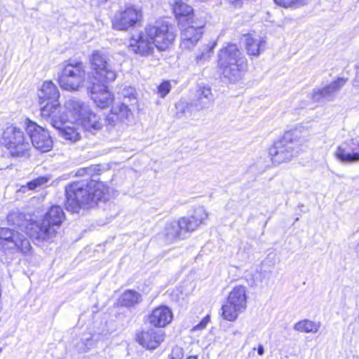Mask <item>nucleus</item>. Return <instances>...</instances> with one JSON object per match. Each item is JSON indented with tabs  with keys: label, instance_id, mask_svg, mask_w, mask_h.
Masks as SVG:
<instances>
[{
	"label": "nucleus",
	"instance_id": "f257e3e1",
	"mask_svg": "<svg viewBox=\"0 0 359 359\" xmlns=\"http://www.w3.org/2000/svg\"><path fill=\"white\" fill-rule=\"evenodd\" d=\"M65 193L67 210L72 212L92 208L99 201H107L110 195L105 183L89 179L68 184Z\"/></svg>",
	"mask_w": 359,
	"mask_h": 359
},
{
	"label": "nucleus",
	"instance_id": "f03ea898",
	"mask_svg": "<svg viewBox=\"0 0 359 359\" xmlns=\"http://www.w3.org/2000/svg\"><path fill=\"white\" fill-rule=\"evenodd\" d=\"M65 218L60 206H52L40 221L32 222L27 226L29 236L38 241L53 240Z\"/></svg>",
	"mask_w": 359,
	"mask_h": 359
},
{
	"label": "nucleus",
	"instance_id": "7ed1b4c3",
	"mask_svg": "<svg viewBox=\"0 0 359 359\" xmlns=\"http://www.w3.org/2000/svg\"><path fill=\"white\" fill-rule=\"evenodd\" d=\"M218 57V66L225 79L232 83L241 79L242 72L247 67V60L236 44H229L222 48Z\"/></svg>",
	"mask_w": 359,
	"mask_h": 359
},
{
	"label": "nucleus",
	"instance_id": "20e7f679",
	"mask_svg": "<svg viewBox=\"0 0 359 359\" xmlns=\"http://www.w3.org/2000/svg\"><path fill=\"white\" fill-rule=\"evenodd\" d=\"M300 129L295 128L284 133L281 139L269 148V154L274 164L279 165L290 161L298 154Z\"/></svg>",
	"mask_w": 359,
	"mask_h": 359
},
{
	"label": "nucleus",
	"instance_id": "39448f33",
	"mask_svg": "<svg viewBox=\"0 0 359 359\" xmlns=\"http://www.w3.org/2000/svg\"><path fill=\"white\" fill-rule=\"evenodd\" d=\"M86 67L83 62L69 60L60 65L57 81L60 86L68 91H76L83 85Z\"/></svg>",
	"mask_w": 359,
	"mask_h": 359
},
{
	"label": "nucleus",
	"instance_id": "423d86ee",
	"mask_svg": "<svg viewBox=\"0 0 359 359\" xmlns=\"http://www.w3.org/2000/svg\"><path fill=\"white\" fill-rule=\"evenodd\" d=\"M0 142L13 156L16 157L26 156L30 148L29 139L22 129L13 124L8 125L4 129Z\"/></svg>",
	"mask_w": 359,
	"mask_h": 359
},
{
	"label": "nucleus",
	"instance_id": "0eeeda50",
	"mask_svg": "<svg viewBox=\"0 0 359 359\" xmlns=\"http://www.w3.org/2000/svg\"><path fill=\"white\" fill-rule=\"evenodd\" d=\"M90 76L88 82H113L117 77L116 70L110 63L109 57L103 52L95 50L90 59Z\"/></svg>",
	"mask_w": 359,
	"mask_h": 359
},
{
	"label": "nucleus",
	"instance_id": "6e6552de",
	"mask_svg": "<svg viewBox=\"0 0 359 359\" xmlns=\"http://www.w3.org/2000/svg\"><path fill=\"white\" fill-rule=\"evenodd\" d=\"M38 97L43 118L47 119L62 111V107L58 102L60 93L57 86L52 81L43 83L39 90Z\"/></svg>",
	"mask_w": 359,
	"mask_h": 359
},
{
	"label": "nucleus",
	"instance_id": "1a4fd4ad",
	"mask_svg": "<svg viewBox=\"0 0 359 359\" xmlns=\"http://www.w3.org/2000/svg\"><path fill=\"white\" fill-rule=\"evenodd\" d=\"M247 289L243 285H236L229 292L226 303L222 306L224 319L234 321L243 313L247 306Z\"/></svg>",
	"mask_w": 359,
	"mask_h": 359
},
{
	"label": "nucleus",
	"instance_id": "9d476101",
	"mask_svg": "<svg viewBox=\"0 0 359 359\" xmlns=\"http://www.w3.org/2000/svg\"><path fill=\"white\" fill-rule=\"evenodd\" d=\"M47 119L65 140L76 142L81 139L83 128L80 121H68L66 114L63 111L54 114V116Z\"/></svg>",
	"mask_w": 359,
	"mask_h": 359
},
{
	"label": "nucleus",
	"instance_id": "9b49d317",
	"mask_svg": "<svg viewBox=\"0 0 359 359\" xmlns=\"http://www.w3.org/2000/svg\"><path fill=\"white\" fill-rule=\"evenodd\" d=\"M0 248L27 254L32 247L29 240L18 231L2 227L0 228Z\"/></svg>",
	"mask_w": 359,
	"mask_h": 359
},
{
	"label": "nucleus",
	"instance_id": "f8f14e48",
	"mask_svg": "<svg viewBox=\"0 0 359 359\" xmlns=\"http://www.w3.org/2000/svg\"><path fill=\"white\" fill-rule=\"evenodd\" d=\"M157 36V26L149 25L144 32L133 35L130 39L129 48L135 53L148 55L154 50Z\"/></svg>",
	"mask_w": 359,
	"mask_h": 359
},
{
	"label": "nucleus",
	"instance_id": "ddd939ff",
	"mask_svg": "<svg viewBox=\"0 0 359 359\" xmlns=\"http://www.w3.org/2000/svg\"><path fill=\"white\" fill-rule=\"evenodd\" d=\"M133 106H130L127 102H115L106 118L108 126L111 128H114L117 131L124 130L133 118Z\"/></svg>",
	"mask_w": 359,
	"mask_h": 359
},
{
	"label": "nucleus",
	"instance_id": "4468645a",
	"mask_svg": "<svg viewBox=\"0 0 359 359\" xmlns=\"http://www.w3.org/2000/svg\"><path fill=\"white\" fill-rule=\"evenodd\" d=\"M25 125L26 132L34 147L42 152H47L53 148V142L48 130L30 120H27Z\"/></svg>",
	"mask_w": 359,
	"mask_h": 359
},
{
	"label": "nucleus",
	"instance_id": "2eb2a0df",
	"mask_svg": "<svg viewBox=\"0 0 359 359\" xmlns=\"http://www.w3.org/2000/svg\"><path fill=\"white\" fill-rule=\"evenodd\" d=\"M204 25V20H191L189 24H184L183 27H180L182 49L190 50L196 46L202 36Z\"/></svg>",
	"mask_w": 359,
	"mask_h": 359
},
{
	"label": "nucleus",
	"instance_id": "dca6fc26",
	"mask_svg": "<svg viewBox=\"0 0 359 359\" xmlns=\"http://www.w3.org/2000/svg\"><path fill=\"white\" fill-rule=\"evenodd\" d=\"M108 82L90 81L88 82L87 90L91 99L96 105L104 109L108 107L113 102L114 95L105 86Z\"/></svg>",
	"mask_w": 359,
	"mask_h": 359
},
{
	"label": "nucleus",
	"instance_id": "f3484780",
	"mask_svg": "<svg viewBox=\"0 0 359 359\" xmlns=\"http://www.w3.org/2000/svg\"><path fill=\"white\" fill-rule=\"evenodd\" d=\"M142 20V13L133 6L116 13L112 22L113 27L118 30H126Z\"/></svg>",
	"mask_w": 359,
	"mask_h": 359
},
{
	"label": "nucleus",
	"instance_id": "a211bd4d",
	"mask_svg": "<svg viewBox=\"0 0 359 359\" xmlns=\"http://www.w3.org/2000/svg\"><path fill=\"white\" fill-rule=\"evenodd\" d=\"M346 79L339 77L321 88H314L311 98L313 102H324L334 99L338 91L346 84Z\"/></svg>",
	"mask_w": 359,
	"mask_h": 359
},
{
	"label": "nucleus",
	"instance_id": "6ab92c4d",
	"mask_svg": "<svg viewBox=\"0 0 359 359\" xmlns=\"http://www.w3.org/2000/svg\"><path fill=\"white\" fill-rule=\"evenodd\" d=\"M334 156L343 163H353L359 161V141L352 139L337 147Z\"/></svg>",
	"mask_w": 359,
	"mask_h": 359
},
{
	"label": "nucleus",
	"instance_id": "aec40b11",
	"mask_svg": "<svg viewBox=\"0 0 359 359\" xmlns=\"http://www.w3.org/2000/svg\"><path fill=\"white\" fill-rule=\"evenodd\" d=\"M157 309H154L152 313L146 320V324L150 327V331L142 332L137 336L138 342L144 347L148 349H155L157 347L156 332L157 327Z\"/></svg>",
	"mask_w": 359,
	"mask_h": 359
},
{
	"label": "nucleus",
	"instance_id": "412c9836",
	"mask_svg": "<svg viewBox=\"0 0 359 359\" xmlns=\"http://www.w3.org/2000/svg\"><path fill=\"white\" fill-rule=\"evenodd\" d=\"M189 232L186 230L184 223L182 222V217L179 220L167 222L161 230V239L165 243H170L178 240L183 239L184 234Z\"/></svg>",
	"mask_w": 359,
	"mask_h": 359
},
{
	"label": "nucleus",
	"instance_id": "4be33fe9",
	"mask_svg": "<svg viewBox=\"0 0 359 359\" xmlns=\"http://www.w3.org/2000/svg\"><path fill=\"white\" fill-rule=\"evenodd\" d=\"M175 37V28L171 23L164 20L158 21V50L169 49Z\"/></svg>",
	"mask_w": 359,
	"mask_h": 359
},
{
	"label": "nucleus",
	"instance_id": "5701e85b",
	"mask_svg": "<svg viewBox=\"0 0 359 359\" xmlns=\"http://www.w3.org/2000/svg\"><path fill=\"white\" fill-rule=\"evenodd\" d=\"M172 10L178 20L180 27H183L184 24H189L191 20H198L194 18L192 7L182 1H176Z\"/></svg>",
	"mask_w": 359,
	"mask_h": 359
},
{
	"label": "nucleus",
	"instance_id": "b1692460",
	"mask_svg": "<svg viewBox=\"0 0 359 359\" xmlns=\"http://www.w3.org/2000/svg\"><path fill=\"white\" fill-rule=\"evenodd\" d=\"M266 41L264 36L249 34L245 36V50L249 55L259 56L266 48Z\"/></svg>",
	"mask_w": 359,
	"mask_h": 359
},
{
	"label": "nucleus",
	"instance_id": "393cba45",
	"mask_svg": "<svg viewBox=\"0 0 359 359\" xmlns=\"http://www.w3.org/2000/svg\"><path fill=\"white\" fill-rule=\"evenodd\" d=\"M208 216L203 207L196 208L193 214L189 217H183L182 222L184 223L186 230L189 232L196 230L201 224H203Z\"/></svg>",
	"mask_w": 359,
	"mask_h": 359
},
{
	"label": "nucleus",
	"instance_id": "a878e982",
	"mask_svg": "<svg viewBox=\"0 0 359 359\" xmlns=\"http://www.w3.org/2000/svg\"><path fill=\"white\" fill-rule=\"evenodd\" d=\"M83 130L94 133L100 130L102 128V123L101 118L93 113L90 109L87 113L83 114V116L80 121Z\"/></svg>",
	"mask_w": 359,
	"mask_h": 359
},
{
	"label": "nucleus",
	"instance_id": "bb28decb",
	"mask_svg": "<svg viewBox=\"0 0 359 359\" xmlns=\"http://www.w3.org/2000/svg\"><path fill=\"white\" fill-rule=\"evenodd\" d=\"M65 107L66 110L71 113L77 121L81 120L83 114L87 113L89 109L83 102L76 99L68 100L65 102Z\"/></svg>",
	"mask_w": 359,
	"mask_h": 359
},
{
	"label": "nucleus",
	"instance_id": "cd10ccee",
	"mask_svg": "<svg viewBox=\"0 0 359 359\" xmlns=\"http://www.w3.org/2000/svg\"><path fill=\"white\" fill-rule=\"evenodd\" d=\"M142 302V295L133 290L125 291L118 299L121 306L127 308L135 306Z\"/></svg>",
	"mask_w": 359,
	"mask_h": 359
},
{
	"label": "nucleus",
	"instance_id": "c85d7f7f",
	"mask_svg": "<svg viewBox=\"0 0 359 359\" xmlns=\"http://www.w3.org/2000/svg\"><path fill=\"white\" fill-rule=\"evenodd\" d=\"M175 116L177 118H190L196 112L192 102H188L182 99L175 104Z\"/></svg>",
	"mask_w": 359,
	"mask_h": 359
},
{
	"label": "nucleus",
	"instance_id": "c756f323",
	"mask_svg": "<svg viewBox=\"0 0 359 359\" xmlns=\"http://www.w3.org/2000/svg\"><path fill=\"white\" fill-rule=\"evenodd\" d=\"M8 223L13 226H18L21 230L23 228L26 229V233H27V226L32 223H29L25 218V215L19 212H11L7 217Z\"/></svg>",
	"mask_w": 359,
	"mask_h": 359
},
{
	"label": "nucleus",
	"instance_id": "7c9ffc66",
	"mask_svg": "<svg viewBox=\"0 0 359 359\" xmlns=\"http://www.w3.org/2000/svg\"><path fill=\"white\" fill-rule=\"evenodd\" d=\"M173 319L172 310L166 306H158V327L169 325Z\"/></svg>",
	"mask_w": 359,
	"mask_h": 359
},
{
	"label": "nucleus",
	"instance_id": "2f4dec72",
	"mask_svg": "<svg viewBox=\"0 0 359 359\" xmlns=\"http://www.w3.org/2000/svg\"><path fill=\"white\" fill-rule=\"evenodd\" d=\"M320 328V325L317 324L311 320H301L298 323H297L294 326V329L296 331L301 332H313L316 333L318 331Z\"/></svg>",
	"mask_w": 359,
	"mask_h": 359
},
{
	"label": "nucleus",
	"instance_id": "473e14b6",
	"mask_svg": "<svg viewBox=\"0 0 359 359\" xmlns=\"http://www.w3.org/2000/svg\"><path fill=\"white\" fill-rule=\"evenodd\" d=\"M121 95L122 97V100L121 102H127L128 104L133 107L137 104V92L133 87H124L121 92Z\"/></svg>",
	"mask_w": 359,
	"mask_h": 359
},
{
	"label": "nucleus",
	"instance_id": "72a5a7b5",
	"mask_svg": "<svg viewBox=\"0 0 359 359\" xmlns=\"http://www.w3.org/2000/svg\"><path fill=\"white\" fill-rule=\"evenodd\" d=\"M274 2L282 7L297 8L306 4L307 0H273Z\"/></svg>",
	"mask_w": 359,
	"mask_h": 359
},
{
	"label": "nucleus",
	"instance_id": "f704fd0d",
	"mask_svg": "<svg viewBox=\"0 0 359 359\" xmlns=\"http://www.w3.org/2000/svg\"><path fill=\"white\" fill-rule=\"evenodd\" d=\"M48 178L46 177H39L35 180L29 182L26 187H22V189L28 188L29 190H36L37 188H41L48 182Z\"/></svg>",
	"mask_w": 359,
	"mask_h": 359
},
{
	"label": "nucleus",
	"instance_id": "c9c22d12",
	"mask_svg": "<svg viewBox=\"0 0 359 359\" xmlns=\"http://www.w3.org/2000/svg\"><path fill=\"white\" fill-rule=\"evenodd\" d=\"M212 100L208 99H203L201 97H196V100L191 101L192 104L196 111H199L204 109H207L211 104Z\"/></svg>",
	"mask_w": 359,
	"mask_h": 359
},
{
	"label": "nucleus",
	"instance_id": "e433bc0d",
	"mask_svg": "<svg viewBox=\"0 0 359 359\" xmlns=\"http://www.w3.org/2000/svg\"><path fill=\"white\" fill-rule=\"evenodd\" d=\"M171 88L170 82L169 81H163L158 86V96L162 98L165 97L170 93Z\"/></svg>",
	"mask_w": 359,
	"mask_h": 359
},
{
	"label": "nucleus",
	"instance_id": "4c0bfd02",
	"mask_svg": "<svg viewBox=\"0 0 359 359\" xmlns=\"http://www.w3.org/2000/svg\"><path fill=\"white\" fill-rule=\"evenodd\" d=\"M196 97L213 100V95L211 92V89L209 87L203 86L200 88L197 91Z\"/></svg>",
	"mask_w": 359,
	"mask_h": 359
},
{
	"label": "nucleus",
	"instance_id": "58836bf2",
	"mask_svg": "<svg viewBox=\"0 0 359 359\" xmlns=\"http://www.w3.org/2000/svg\"><path fill=\"white\" fill-rule=\"evenodd\" d=\"M183 349L180 346H175L172 348L171 356L172 359H182L183 358Z\"/></svg>",
	"mask_w": 359,
	"mask_h": 359
},
{
	"label": "nucleus",
	"instance_id": "ea45409f",
	"mask_svg": "<svg viewBox=\"0 0 359 359\" xmlns=\"http://www.w3.org/2000/svg\"><path fill=\"white\" fill-rule=\"evenodd\" d=\"M209 322V316L205 317L198 325L194 327V330H199L205 328Z\"/></svg>",
	"mask_w": 359,
	"mask_h": 359
},
{
	"label": "nucleus",
	"instance_id": "a19ab883",
	"mask_svg": "<svg viewBox=\"0 0 359 359\" xmlns=\"http://www.w3.org/2000/svg\"><path fill=\"white\" fill-rule=\"evenodd\" d=\"M87 344H86V347L83 348V351H88L90 347L93 345V341L90 338H86Z\"/></svg>",
	"mask_w": 359,
	"mask_h": 359
},
{
	"label": "nucleus",
	"instance_id": "79ce46f5",
	"mask_svg": "<svg viewBox=\"0 0 359 359\" xmlns=\"http://www.w3.org/2000/svg\"><path fill=\"white\" fill-rule=\"evenodd\" d=\"M359 65L356 67V77L353 81V85L354 86H358L359 84Z\"/></svg>",
	"mask_w": 359,
	"mask_h": 359
},
{
	"label": "nucleus",
	"instance_id": "37998d69",
	"mask_svg": "<svg viewBox=\"0 0 359 359\" xmlns=\"http://www.w3.org/2000/svg\"><path fill=\"white\" fill-rule=\"evenodd\" d=\"M257 353H258L259 355H262L264 353V348L263 345L259 344V345L258 346V348H257Z\"/></svg>",
	"mask_w": 359,
	"mask_h": 359
},
{
	"label": "nucleus",
	"instance_id": "c03bdc74",
	"mask_svg": "<svg viewBox=\"0 0 359 359\" xmlns=\"http://www.w3.org/2000/svg\"><path fill=\"white\" fill-rule=\"evenodd\" d=\"M229 2L235 6H238L241 4L242 0H229Z\"/></svg>",
	"mask_w": 359,
	"mask_h": 359
},
{
	"label": "nucleus",
	"instance_id": "a18cd8bd",
	"mask_svg": "<svg viewBox=\"0 0 359 359\" xmlns=\"http://www.w3.org/2000/svg\"><path fill=\"white\" fill-rule=\"evenodd\" d=\"M207 54H208V53H202L201 55H197L196 56L197 62H199L200 60L205 58Z\"/></svg>",
	"mask_w": 359,
	"mask_h": 359
},
{
	"label": "nucleus",
	"instance_id": "49530a36",
	"mask_svg": "<svg viewBox=\"0 0 359 359\" xmlns=\"http://www.w3.org/2000/svg\"><path fill=\"white\" fill-rule=\"evenodd\" d=\"M158 343H159L160 341H163L164 339V333H161V332L160 330H158Z\"/></svg>",
	"mask_w": 359,
	"mask_h": 359
},
{
	"label": "nucleus",
	"instance_id": "de8ad7c7",
	"mask_svg": "<svg viewBox=\"0 0 359 359\" xmlns=\"http://www.w3.org/2000/svg\"><path fill=\"white\" fill-rule=\"evenodd\" d=\"M88 170H89V168H83V169L79 170L78 173H79V175H83V172H86Z\"/></svg>",
	"mask_w": 359,
	"mask_h": 359
},
{
	"label": "nucleus",
	"instance_id": "09e8293b",
	"mask_svg": "<svg viewBox=\"0 0 359 359\" xmlns=\"http://www.w3.org/2000/svg\"><path fill=\"white\" fill-rule=\"evenodd\" d=\"M215 43L209 48V52L212 51L215 46Z\"/></svg>",
	"mask_w": 359,
	"mask_h": 359
},
{
	"label": "nucleus",
	"instance_id": "8fccbe9b",
	"mask_svg": "<svg viewBox=\"0 0 359 359\" xmlns=\"http://www.w3.org/2000/svg\"><path fill=\"white\" fill-rule=\"evenodd\" d=\"M187 359H198L196 356H190L187 358Z\"/></svg>",
	"mask_w": 359,
	"mask_h": 359
},
{
	"label": "nucleus",
	"instance_id": "3c124183",
	"mask_svg": "<svg viewBox=\"0 0 359 359\" xmlns=\"http://www.w3.org/2000/svg\"><path fill=\"white\" fill-rule=\"evenodd\" d=\"M1 351H2V348L0 347V353H1Z\"/></svg>",
	"mask_w": 359,
	"mask_h": 359
}]
</instances>
